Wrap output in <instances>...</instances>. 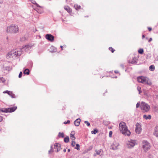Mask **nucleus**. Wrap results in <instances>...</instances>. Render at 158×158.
<instances>
[{
  "label": "nucleus",
  "instance_id": "nucleus-1",
  "mask_svg": "<svg viewBox=\"0 0 158 158\" xmlns=\"http://www.w3.org/2000/svg\"><path fill=\"white\" fill-rule=\"evenodd\" d=\"M119 128L121 132L125 135L129 136L131 132L127 129L126 123L123 122H121L119 124Z\"/></svg>",
  "mask_w": 158,
  "mask_h": 158
},
{
  "label": "nucleus",
  "instance_id": "nucleus-2",
  "mask_svg": "<svg viewBox=\"0 0 158 158\" xmlns=\"http://www.w3.org/2000/svg\"><path fill=\"white\" fill-rule=\"evenodd\" d=\"M21 53V51L19 50H12L8 53L7 57L8 58L14 59L16 57L20 56Z\"/></svg>",
  "mask_w": 158,
  "mask_h": 158
},
{
  "label": "nucleus",
  "instance_id": "nucleus-3",
  "mask_svg": "<svg viewBox=\"0 0 158 158\" xmlns=\"http://www.w3.org/2000/svg\"><path fill=\"white\" fill-rule=\"evenodd\" d=\"M6 31L8 33H16L19 32V27L17 25L11 24L7 27Z\"/></svg>",
  "mask_w": 158,
  "mask_h": 158
},
{
  "label": "nucleus",
  "instance_id": "nucleus-4",
  "mask_svg": "<svg viewBox=\"0 0 158 158\" xmlns=\"http://www.w3.org/2000/svg\"><path fill=\"white\" fill-rule=\"evenodd\" d=\"M137 81L143 84H147L149 85H151V83L148 81V79L144 77L140 76L137 77Z\"/></svg>",
  "mask_w": 158,
  "mask_h": 158
},
{
  "label": "nucleus",
  "instance_id": "nucleus-5",
  "mask_svg": "<svg viewBox=\"0 0 158 158\" xmlns=\"http://www.w3.org/2000/svg\"><path fill=\"white\" fill-rule=\"evenodd\" d=\"M140 107L141 110L144 112H148L150 109L149 105L144 102H141Z\"/></svg>",
  "mask_w": 158,
  "mask_h": 158
},
{
  "label": "nucleus",
  "instance_id": "nucleus-6",
  "mask_svg": "<svg viewBox=\"0 0 158 158\" xmlns=\"http://www.w3.org/2000/svg\"><path fill=\"white\" fill-rule=\"evenodd\" d=\"M143 148L145 151L146 152L150 149V144L147 141H144L142 143Z\"/></svg>",
  "mask_w": 158,
  "mask_h": 158
},
{
  "label": "nucleus",
  "instance_id": "nucleus-7",
  "mask_svg": "<svg viewBox=\"0 0 158 158\" xmlns=\"http://www.w3.org/2000/svg\"><path fill=\"white\" fill-rule=\"evenodd\" d=\"M136 143L135 141V140L131 139L130 140L128 141L127 142V147L129 148H132L134 146Z\"/></svg>",
  "mask_w": 158,
  "mask_h": 158
},
{
  "label": "nucleus",
  "instance_id": "nucleus-8",
  "mask_svg": "<svg viewBox=\"0 0 158 158\" xmlns=\"http://www.w3.org/2000/svg\"><path fill=\"white\" fill-rule=\"evenodd\" d=\"M33 46V45L32 44H30L25 45V46L23 47V48L21 49V51L22 52L23 51H27L32 47Z\"/></svg>",
  "mask_w": 158,
  "mask_h": 158
},
{
  "label": "nucleus",
  "instance_id": "nucleus-9",
  "mask_svg": "<svg viewBox=\"0 0 158 158\" xmlns=\"http://www.w3.org/2000/svg\"><path fill=\"white\" fill-rule=\"evenodd\" d=\"M135 131L137 133L139 134L140 133L142 129L141 128V125L139 123H137L136 125Z\"/></svg>",
  "mask_w": 158,
  "mask_h": 158
},
{
  "label": "nucleus",
  "instance_id": "nucleus-10",
  "mask_svg": "<svg viewBox=\"0 0 158 158\" xmlns=\"http://www.w3.org/2000/svg\"><path fill=\"white\" fill-rule=\"evenodd\" d=\"M45 38L51 42H52L54 40V36L50 34H46L45 35Z\"/></svg>",
  "mask_w": 158,
  "mask_h": 158
},
{
  "label": "nucleus",
  "instance_id": "nucleus-11",
  "mask_svg": "<svg viewBox=\"0 0 158 158\" xmlns=\"http://www.w3.org/2000/svg\"><path fill=\"white\" fill-rule=\"evenodd\" d=\"M119 146L118 143L114 142L111 146V148L113 150H115L118 149V147Z\"/></svg>",
  "mask_w": 158,
  "mask_h": 158
},
{
  "label": "nucleus",
  "instance_id": "nucleus-12",
  "mask_svg": "<svg viewBox=\"0 0 158 158\" xmlns=\"http://www.w3.org/2000/svg\"><path fill=\"white\" fill-rule=\"evenodd\" d=\"M96 153H94V156H97V155H99L100 156H102L103 155V152L102 149H100L99 150H95Z\"/></svg>",
  "mask_w": 158,
  "mask_h": 158
},
{
  "label": "nucleus",
  "instance_id": "nucleus-13",
  "mask_svg": "<svg viewBox=\"0 0 158 158\" xmlns=\"http://www.w3.org/2000/svg\"><path fill=\"white\" fill-rule=\"evenodd\" d=\"M55 151L56 152H58L60 149V145L59 143H56L54 145Z\"/></svg>",
  "mask_w": 158,
  "mask_h": 158
},
{
  "label": "nucleus",
  "instance_id": "nucleus-14",
  "mask_svg": "<svg viewBox=\"0 0 158 158\" xmlns=\"http://www.w3.org/2000/svg\"><path fill=\"white\" fill-rule=\"evenodd\" d=\"M3 93H7L10 96L11 98H15V95L13 93L12 91H9L8 90L5 91L3 92Z\"/></svg>",
  "mask_w": 158,
  "mask_h": 158
},
{
  "label": "nucleus",
  "instance_id": "nucleus-15",
  "mask_svg": "<svg viewBox=\"0 0 158 158\" xmlns=\"http://www.w3.org/2000/svg\"><path fill=\"white\" fill-rule=\"evenodd\" d=\"M81 121V119L80 118H77L76 119L74 122V124L76 126H78L80 125V123Z\"/></svg>",
  "mask_w": 158,
  "mask_h": 158
},
{
  "label": "nucleus",
  "instance_id": "nucleus-16",
  "mask_svg": "<svg viewBox=\"0 0 158 158\" xmlns=\"http://www.w3.org/2000/svg\"><path fill=\"white\" fill-rule=\"evenodd\" d=\"M75 133V132L73 131L71 132V133L70 135V137L71 139L72 140H73L75 139V137L74 136Z\"/></svg>",
  "mask_w": 158,
  "mask_h": 158
},
{
  "label": "nucleus",
  "instance_id": "nucleus-17",
  "mask_svg": "<svg viewBox=\"0 0 158 158\" xmlns=\"http://www.w3.org/2000/svg\"><path fill=\"white\" fill-rule=\"evenodd\" d=\"M17 109V107H12L10 108H8V112H12L14 111Z\"/></svg>",
  "mask_w": 158,
  "mask_h": 158
},
{
  "label": "nucleus",
  "instance_id": "nucleus-18",
  "mask_svg": "<svg viewBox=\"0 0 158 158\" xmlns=\"http://www.w3.org/2000/svg\"><path fill=\"white\" fill-rule=\"evenodd\" d=\"M154 134L155 136L158 138V127H155Z\"/></svg>",
  "mask_w": 158,
  "mask_h": 158
},
{
  "label": "nucleus",
  "instance_id": "nucleus-19",
  "mask_svg": "<svg viewBox=\"0 0 158 158\" xmlns=\"http://www.w3.org/2000/svg\"><path fill=\"white\" fill-rule=\"evenodd\" d=\"M136 59L135 57H133L131 60H129V62L131 64H135L136 62Z\"/></svg>",
  "mask_w": 158,
  "mask_h": 158
},
{
  "label": "nucleus",
  "instance_id": "nucleus-20",
  "mask_svg": "<svg viewBox=\"0 0 158 158\" xmlns=\"http://www.w3.org/2000/svg\"><path fill=\"white\" fill-rule=\"evenodd\" d=\"M39 8H37L36 9V11L38 13L41 14L43 12V9L40 7H38Z\"/></svg>",
  "mask_w": 158,
  "mask_h": 158
},
{
  "label": "nucleus",
  "instance_id": "nucleus-21",
  "mask_svg": "<svg viewBox=\"0 0 158 158\" xmlns=\"http://www.w3.org/2000/svg\"><path fill=\"white\" fill-rule=\"evenodd\" d=\"M143 118L145 119H151V116L150 115H148V116H147L146 115H144L143 116Z\"/></svg>",
  "mask_w": 158,
  "mask_h": 158
},
{
  "label": "nucleus",
  "instance_id": "nucleus-22",
  "mask_svg": "<svg viewBox=\"0 0 158 158\" xmlns=\"http://www.w3.org/2000/svg\"><path fill=\"white\" fill-rule=\"evenodd\" d=\"M8 108H2L0 109V112H8Z\"/></svg>",
  "mask_w": 158,
  "mask_h": 158
},
{
  "label": "nucleus",
  "instance_id": "nucleus-23",
  "mask_svg": "<svg viewBox=\"0 0 158 158\" xmlns=\"http://www.w3.org/2000/svg\"><path fill=\"white\" fill-rule=\"evenodd\" d=\"M64 9L66 10L68 12L70 13L71 12V10L68 6H64Z\"/></svg>",
  "mask_w": 158,
  "mask_h": 158
},
{
  "label": "nucleus",
  "instance_id": "nucleus-24",
  "mask_svg": "<svg viewBox=\"0 0 158 158\" xmlns=\"http://www.w3.org/2000/svg\"><path fill=\"white\" fill-rule=\"evenodd\" d=\"M23 73L28 75L29 74V70L28 69H26L23 71Z\"/></svg>",
  "mask_w": 158,
  "mask_h": 158
},
{
  "label": "nucleus",
  "instance_id": "nucleus-25",
  "mask_svg": "<svg viewBox=\"0 0 158 158\" xmlns=\"http://www.w3.org/2000/svg\"><path fill=\"white\" fill-rule=\"evenodd\" d=\"M74 7L76 10H78L79 9H80L81 8V6L79 5H78L77 4L74 5Z\"/></svg>",
  "mask_w": 158,
  "mask_h": 158
},
{
  "label": "nucleus",
  "instance_id": "nucleus-26",
  "mask_svg": "<svg viewBox=\"0 0 158 158\" xmlns=\"http://www.w3.org/2000/svg\"><path fill=\"white\" fill-rule=\"evenodd\" d=\"M64 142L66 143H67L69 141V136L66 137L64 139Z\"/></svg>",
  "mask_w": 158,
  "mask_h": 158
},
{
  "label": "nucleus",
  "instance_id": "nucleus-27",
  "mask_svg": "<svg viewBox=\"0 0 158 158\" xmlns=\"http://www.w3.org/2000/svg\"><path fill=\"white\" fill-rule=\"evenodd\" d=\"M6 81L5 79L3 77H0V82L4 83Z\"/></svg>",
  "mask_w": 158,
  "mask_h": 158
},
{
  "label": "nucleus",
  "instance_id": "nucleus-28",
  "mask_svg": "<svg viewBox=\"0 0 158 158\" xmlns=\"http://www.w3.org/2000/svg\"><path fill=\"white\" fill-rule=\"evenodd\" d=\"M58 136L59 137H61L62 138H64V135L63 132H59V133Z\"/></svg>",
  "mask_w": 158,
  "mask_h": 158
},
{
  "label": "nucleus",
  "instance_id": "nucleus-29",
  "mask_svg": "<svg viewBox=\"0 0 158 158\" xmlns=\"http://www.w3.org/2000/svg\"><path fill=\"white\" fill-rule=\"evenodd\" d=\"M155 69V67L153 65H151L149 67V69L150 70L153 71Z\"/></svg>",
  "mask_w": 158,
  "mask_h": 158
},
{
  "label": "nucleus",
  "instance_id": "nucleus-30",
  "mask_svg": "<svg viewBox=\"0 0 158 158\" xmlns=\"http://www.w3.org/2000/svg\"><path fill=\"white\" fill-rule=\"evenodd\" d=\"M98 131L97 130L95 129H94L93 131H91V133L92 134H95Z\"/></svg>",
  "mask_w": 158,
  "mask_h": 158
},
{
  "label": "nucleus",
  "instance_id": "nucleus-31",
  "mask_svg": "<svg viewBox=\"0 0 158 158\" xmlns=\"http://www.w3.org/2000/svg\"><path fill=\"white\" fill-rule=\"evenodd\" d=\"M138 52L139 53L142 54L143 52V49L142 48H140L138 50Z\"/></svg>",
  "mask_w": 158,
  "mask_h": 158
},
{
  "label": "nucleus",
  "instance_id": "nucleus-32",
  "mask_svg": "<svg viewBox=\"0 0 158 158\" xmlns=\"http://www.w3.org/2000/svg\"><path fill=\"white\" fill-rule=\"evenodd\" d=\"M76 147H75V149H76L78 150H80V145H79V144H77V143L76 144Z\"/></svg>",
  "mask_w": 158,
  "mask_h": 158
},
{
  "label": "nucleus",
  "instance_id": "nucleus-33",
  "mask_svg": "<svg viewBox=\"0 0 158 158\" xmlns=\"http://www.w3.org/2000/svg\"><path fill=\"white\" fill-rule=\"evenodd\" d=\"M51 49H53V50L52 51V52H55L56 51V48L54 46H52L51 47Z\"/></svg>",
  "mask_w": 158,
  "mask_h": 158
},
{
  "label": "nucleus",
  "instance_id": "nucleus-34",
  "mask_svg": "<svg viewBox=\"0 0 158 158\" xmlns=\"http://www.w3.org/2000/svg\"><path fill=\"white\" fill-rule=\"evenodd\" d=\"M137 89L139 92V94H140L141 92V87L139 86H138Z\"/></svg>",
  "mask_w": 158,
  "mask_h": 158
},
{
  "label": "nucleus",
  "instance_id": "nucleus-35",
  "mask_svg": "<svg viewBox=\"0 0 158 158\" xmlns=\"http://www.w3.org/2000/svg\"><path fill=\"white\" fill-rule=\"evenodd\" d=\"M26 39V38L24 37H23L20 38V40L21 41H23L25 40Z\"/></svg>",
  "mask_w": 158,
  "mask_h": 158
},
{
  "label": "nucleus",
  "instance_id": "nucleus-36",
  "mask_svg": "<svg viewBox=\"0 0 158 158\" xmlns=\"http://www.w3.org/2000/svg\"><path fill=\"white\" fill-rule=\"evenodd\" d=\"M109 50H110L112 53L114 52L115 51V50L111 47H109Z\"/></svg>",
  "mask_w": 158,
  "mask_h": 158
},
{
  "label": "nucleus",
  "instance_id": "nucleus-37",
  "mask_svg": "<svg viewBox=\"0 0 158 158\" xmlns=\"http://www.w3.org/2000/svg\"><path fill=\"white\" fill-rule=\"evenodd\" d=\"M84 123L86 124L87 126L88 127L90 126V123L87 121H85Z\"/></svg>",
  "mask_w": 158,
  "mask_h": 158
},
{
  "label": "nucleus",
  "instance_id": "nucleus-38",
  "mask_svg": "<svg viewBox=\"0 0 158 158\" xmlns=\"http://www.w3.org/2000/svg\"><path fill=\"white\" fill-rule=\"evenodd\" d=\"M71 145L72 146L74 147L75 146V145H76L75 142L73 140L72 141Z\"/></svg>",
  "mask_w": 158,
  "mask_h": 158
},
{
  "label": "nucleus",
  "instance_id": "nucleus-39",
  "mask_svg": "<svg viewBox=\"0 0 158 158\" xmlns=\"http://www.w3.org/2000/svg\"><path fill=\"white\" fill-rule=\"evenodd\" d=\"M53 151V148H52V146H51V149L49 151L48 153L50 154L51 152H52Z\"/></svg>",
  "mask_w": 158,
  "mask_h": 158
},
{
  "label": "nucleus",
  "instance_id": "nucleus-40",
  "mask_svg": "<svg viewBox=\"0 0 158 158\" xmlns=\"http://www.w3.org/2000/svg\"><path fill=\"white\" fill-rule=\"evenodd\" d=\"M112 132L111 131H110L109 133V136L110 137H111L112 136Z\"/></svg>",
  "mask_w": 158,
  "mask_h": 158
},
{
  "label": "nucleus",
  "instance_id": "nucleus-41",
  "mask_svg": "<svg viewBox=\"0 0 158 158\" xmlns=\"http://www.w3.org/2000/svg\"><path fill=\"white\" fill-rule=\"evenodd\" d=\"M140 105V104L139 103V102H138L136 105V107L137 108H138L139 107Z\"/></svg>",
  "mask_w": 158,
  "mask_h": 158
},
{
  "label": "nucleus",
  "instance_id": "nucleus-42",
  "mask_svg": "<svg viewBox=\"0 0 158 158\" xmlns=\"http://www.w3.org/2000/svg\"><path fill=\"white\" fill-rule=\"evenodd\" d=\"M22 75V73L21 72H20V73H19V78H20L21 77Z\"/></svg>",
  "mask_w": 158,
  "mask_h": 158
},
{
  "label": "nucleus",
  "instance_id": "nucleus-43",
  "mask_svg": "<svg viewBox=\"0 0 158 158\" xmlns=\"http://www.w3.org/2000/svg\"><path fill=\"white\" fill-rule=\"evenodd\" d=\"M70 121L68 120L67 122H66V121L64 122V124H66L67 123H70Z\"/></svg>",
  "mask_w": 158,
  "mask_h": 158
},
{
  "label": "nucleus",
  "instance_id": "nucleus-44",
  "mask_svg": "<svg viewBox=\"0 0 158 158\" xmlns=\"http://www.w3.org/2000/svg\"><path fill=\"white\" fill-rule=\"evenodd\" d=\"M155 108L156 109V111L158 112V106H156L155 107Z\"/></svg>",
  "mask_w": 158,
  "mask_h": 158
},
{
  "label": "nucleus",
  "instance_id": "nucleus-45",
  "mask_svg": "<svg viewBox=\"0 0 158 158\" xmlns=\"http://www.w3.org/2000/svg\"><path fill=\"white\" fill-rule=\"evenodd\" d=\"M10 68L9 67H6L5 68V69L6 70H10Z\"/></svg>",
  "mask_w": 158,
  "mask_h": 158
},
{
  "label": "nucleus",
  "instance_id": "nucleus-46",
  "mask_svg": "<svg viewBox=\"0 0 158 158\" xmlns=\"http://www.w3.org/2000/svg\"><path fill=\"white\" fill-rule=\"evenodd\" d=\"M3 120V118L2 116H0V122H2Z\"/></svg>",
  "mask_w": 158,
  "mask_h": 158
},
{
  "label": "nucleus",
  "instance_id": "nucleus-47",
  "mask_svg": "<svg viewBox=\"0 0 158 158\" xmlns=\"http://www.w3.org/2000/svg\"><path fill=\"white\" fill-rule=\"evenodd\" d=\"M66 45H63V46H60V48H61V50H63V47H66Z\"/></svg>",
  "mask_w": 158,
  "mask_h": 158
},
{
  "label": "nucleus",
  "instance_id": "nucleus-48",
  "mask_svg": "<svg viewBox=\"0 0 158 158\" xmlns=\"http://www.w3.org/2000/svg\"><path fill=\"white\" fill-rule=\"evenodd\" d=\"M148 29L149 31H150L152 30V28L150 27H148Z\"/></svg>",
  "mask_w": 158,
  "mask_h": 158
},
{
  "label": "nucleus",
  "instance_id": "nucleus-49",
  "mask_svg": "<svg viewBox=\"0 0 158 158\" xmlns=\"http://www.w3.org/2000/svg\"><path fill=\"white\" fill-rule=\"evenodd\" d=\"M152 39L151 38H150L148 40V42H151V41H152Z\"/></svg>",
  "mask_w": 158,
  "mask_h": 158
},
{
  "label": "nucleus",
  "instance_id": "nucleus-50",
  "mask_svg": "<svg viewBox=\"0 0 158 158\" xmlns=\"http://www.w3.org/2000/svg\"><path fill=\"white\" fill-rule=\"evenodd\" d=\"M145 37V36L144 35H143L142 36V38L143 39H144Z\"/></svg>",
  "mask_w": 158,
  "mask_h": 158
},
{
  "label": "nucleus",
  "instance_id": "nucleus-51",
  "mask_svg": "<svg viewBox=\"0 0 158 158\" xmlns=\"http://www.w3.org/2000/svg\"><path fill=\"white\" fill-rule=\"evenodd\" d=\"M30 64L31 66H32V63L31 62H30Z\"/></svg>",
  "mask_w": 158,
  "mask_h": 158
},
{
  "label": "nucleus",
  "instance_id": "nucleus-52",
  "mask_svg": "<svg viewBox=\"0 0 158 158\" xmlns=\"http://www.w3.org/2000/svg\"><path fill=\"white\" fill-rule=\"evenodd\" d=\"M121 67L123 68L124 66H123V64H121Z\"/></svg>",
  "mask_w": 158,
  "mask_h": 158
},
{
  "label": "nucleus",
  "instance_id": "nucleus-53",
  "mask_svg": "<svg viewBox=\"0 0 158 158\" xmlns=\"http://www.w3.org/2000/svg\"><path fill=\"white\" fill-rule=\"evenodd\" d=\"M114 72L115 73H118V71H114Z\"/></svg>",
  "mask_w": 158,
  "mask_h": 158
},
{
  "label": "nucleus",
  "instance_id": "nucleus-54",
  "mask_svg": "<svg viewBox=\"0 0 158 158\" xmlns=\"http://www.w3.org/2000/svg\"><path fill=\"white\" fill-rule=\"evenodd\" d=\"M66 149H64V150H63V151L64 152H66Z\"/></svg>",
  "mask_w": 158,
  "mask_h": 158
},
{
  "label": "nucleus",
  "instance_id": "nucleus-55",
  "mask_svg": "<svg viewBox=\"0 0 158 158\" xmlns=\"http://www.w3.org/2000/svg\"><path fill=\"white\" fill-rule=\"evenodd\" d=\"M70 151V149H68V152H69Z\"/></svg>",
  "mask_w": 158,
  "mask_h": 158
},
{
  "label": "nucleus",
  "instance_id": "nucleus-56",
  "mask_svg": "<svg viewBox=\"0 0 158 158\" xmlns=\"http://www.w3.org/2000/svg\"><path fill=\"white\" fill-rule=\"evenodd\" d=\"M115 77V78H117V77Z\"/></svg>",
  "mask_w": 158,
  "mask_h": 158
},
{
  "label": "nucleus",
  "instance_id": "nucleus-57",
  "mask_svg": "<svg viewBox=\"0 0 158 158\" xmlns=\"http://www.w3.org/2000/svg\"><path fill=\"white\" fill-rule=\"evenodd\" d=\"M0 3H2V2H0Z\"/></svg>",
  "mask_w": 158,
  "mask_h": 158
}]
</instances>
